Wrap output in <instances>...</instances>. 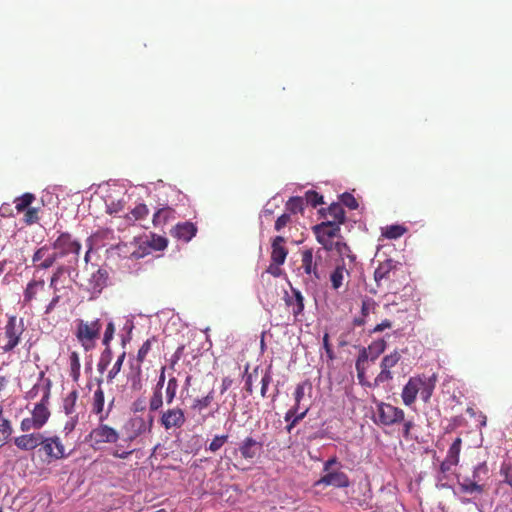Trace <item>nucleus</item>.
Wrapping results in <instances>:
<instances>
[{"instance_id":"6e6d98bb","label":"nucleus","mask_w":512,"mask_h":512,"mask_svg":"<svg viewBox=\"0 0 512 512\" xmlns=\"http://www.w3.org/2000/svg\"><path fill=\"white\" fill-rule=\"evenodd\" d=\"M39 220V216H38V209L36 208H27L25 210V214H24V222L27 224V225H31V224H34L36 223L37 221Z\"/></svg>"},{"instance_id":"f257e3e1","label":"nucleus","mask_w":512,"mask_h":512,"mask_svg":"<svg viewBox=\"0 0 512 512\" xmlns=\"http://www.w3.org/2000/svg\"><path fill=\"white\" fill-rule=\"evenodd\" d=\"M376 286L387 294L396 295L407 281V273L403 265L394 259H386L379 263L374 271Z\"/></svg>"},{"instance_id":"423d86ee","label":"nucleus","mask_w":512,"mask_h":512,"mask_svg":"<svg viewBox=\"0 0 512 512\" xmlns=\"http://www.w3.org/2000/svg\"><path fill=\"white\" fill-rule=\"evenodd\" d=\"M154 417L149 415L147 419L142 416H133L129 418L124 426V442H133L138 437L150 433L153 428Z\"/></svg>"},{"instance_id":"7c9ffc66","label":"nucleus","mask_w":512,"mask_h":512,"mask_svg":"<svg viewBox=\"0 0 512 512\" xmlns=\"http://www.w3.org/2000/svg\"><path fill=\"white\" fill-rule=\"evenodd\" d=\"M459 485L461 491L467 494L479 495L484 492V484H479L475 482V480H470V477H464Z\"/></svg>"},{"instance_id":"6e6552de","label":"nucleus","mask_w":512,"mask_h":512,"mask_svg":"<svg viewBox=\"0 0 512 512\" xmlns=\"http://www.w3.org/2000/svg\"><path fill=\"white\" fill-rule=\"evenodd\" d=\"M55 254L58 259L73 255L75 262H78L79 254L81 251V244L73 239L71 234L67 232L61 233L52 244Z\"/></svg>"},{"instance_id":"5fc2aeb1","label":"nucleus","mask_w":512,"mask_h":512,"mask_svg":"<svg viewBox=\"0 0 512 512\" xmlns=\"http://www.w3.org/2000/svg\"><path fill=\"white\" fill-rule=\"evenodd\" d=\"M168 241L165 237L153 235L150 245L154 250H163L167 247Z\"/></svg>"},{"instance_id":"49530a36","label":"nucleus","mask_w":512,"mask_h":512,"mask_svg":"<svg viewBox=\"0 0 512 512\" xmlns=\"http://www.w3.org/2000/svg\"><path fill=\"white\" fill-rule=\"evenodd\" d=\"M488 466L486 463H480L478 464L472 473V476L470 477V480H475V482L479 484H483L482 481L487 478L488 476Z\"/></svg>"},{"instance_id":"1a4fd4ad","label":"nucleus","mask_w":512,"mask_h":512,"mask_svg":"<svg viewBox=\"0 0 512 512\" xmlns=\"http://www.w3.org/2000/svg\"><path fill=\"white\" fill-rule=\"evenodd\" d=\"M39 452H43L48 462L64 459L69 454L65 452L64 444L60 437H45L42 435Z\"/></svg>"},{"instance_id":"4d7b16f0","label":"nucleus","mask_w":512,"mask_h":512,"mask_svg":"<svg viewBox=\"0 0 512 512\" xmlns=\"http://www.w3.org/2000/svg\"><path fill=\"white\" fill-rule=\"evenodd\" d=\"M131 214L135 220L144 219L149 214V209L145 204H139L131 211Z\"/></svg>"},{"instance_id":"cd10ccee","label":"nucleus","mask_w":512,"mask_h":512,"mask_svg":"<svg viewBox=\"0 0 512 512\" xmlns=\"http://www.w3.org/2000/svg\"><path fill=\"white\" fill-rule=\"evenodd\" d=\"M108 280V273L104 269H98L91 275L89 279L90 289L93 293H100L106 286Z\"/></svg>"},{"instance_id":"c9c22d12","label":"nucleus","mask_w":512,"mask_h":512,"mask_svg":"<svg viewBox=\"0 0 512 512\" xmlns=\"http://www.w3.org/2000/svg\"><path fill=\"white\" fill-rule=\"evenodd\" d=\"M304 198L302 197H291L285 204L286 211L292 215L297 213H303L304 211Z\"/></svg>"},{"instance_id":"393cba45","label":"nucleus","mask_w":512,"mask_h":512,"mask_svg":"<svg viewBox=\"0 0 512 512\" xmlns=\"http://www.w3.org/2000/svg\"><path fill=\"white\" fill-rule=\"evenodd\" d=\"M51 386L52 382L49 378L45 377L44 372H40L39 374V381L33 385V387L26 392L25 399L26 400H33L35 399L39 394H41V397L44 395V391L46 388L49 392V397L51 396Z\"/></svg>"},{"instance_id":"f03ea898","label":"nucleus","mask_w":512,"mask_h":512,"mask_svg":"<svg viewBox=\"0 0 512 512\" xmlns=\"http://www.w3.org/2000/svg\"><path fill=\"white\" fill-rule=\"evenodd\" d=\"M50 416L51 412L49 410V392L46 388L43 397H41V400L36 403L31 410V416L23 418L20 422V429L22 432L40 430L48 422Z\"/></svg>"},{"instance_id":"c03bdc74","label":"nucleus","mask_w":512,"mask_h":512,"mask_svg":"<svg viewBox=\"0 0 512 512\" xmlns=\"http://www.w3.org/2000/svg\"><path fill=\"white\" fill-rule=\"evenodd\" d=\"M35 200V196L31 193H25L22 196L15 199V208L17 212H24L32 202Z\"/></svg>"},{"instance_id":"c756f323","label":"nucleus","mask_w":512,"mask_h":512,"mask_svg":"<svg viewBox=\"0 0 512 512\" xmlns=\"http://www.w3.org/2000/svg\"><path fill=\"white\" fill-rule=\"evenodd\" d=\"M310 410V406L303 407V413H298L297 411L288 410L285 413L284 420L288 422V425L286 426L287 432H291L292 429L300 422L302 421L307 413Z\"/></svg>"},{"instance_id":"a211bd4d","label":"nucleus","mask_w":512,"mask_h":512,"mask_svg":"<svg viewBox=\"0 0 512 512\" xmlns=\"http://www.w3.org/2000/svg\"><path fill=\"white\" fill-rule=\"evenodd\" d=\"M301 268L311 280H320L321 275L318 271V263L314 261L313 250L305 249L301 253Z\"/></svg>"},{"instance_id":"9d476101","label":"nucleus","mask_w":512,"mask_h":512,"mask_svg":"<svg viewBox=\"0 0 512 512\" xmlns=\"http://www.w3.org/2000/svg\"><path fill=\"white\" fill-rule=\"evenodd\" d=\"M402 356L398 350L385 355L380 362V372L375 377L373 387H378L393 379L392 369L399 363Z\"/></svg>"},{"instance_id":"7ed1b4c3","label":"nucleus","mask_w":512,"mask_h":512,"mask_svg":"<svg viewBox=\"0 0 512 512\" xmlns=\"http://www.w3.org/2000/svg\"><path fill=\"white\" fill-rule=\"evenodd\" d=\"M23 332L22 319L17 321L16 316L9 317L0 333V354L12 352L21 342Z\"/></svg>"},{"instance_id":"13d9d810","label":"nucleus","mask_w":512,"mask_h":512,"mask_svg":"<svg viewBox=\"0 0 512 512\" xmlns=\"http://www.w3.org/2000/svg\"><path fill=\"white\" fill-rule=\"evenodd\" d=\"M290 222H291V215L288 212H285L277 218V220L275 221L274 228L276 231H281Z\"/></svg>"},{"instance_id":"2eb2a0df","label":"nucleus","mask_w":512,"mask_h":512,"mask_svg":"<svg viewBox=\"0 0 512 512\" xmlns=\"http://www.w3.org/2000/svg\"><path fill=\"white\" fill-rule=\"evenodd\" d=\"M283 300L286 306L291 309L294 321H300V316L303 315L304 311V297L302 293L296 288H291L290 293L285 292Z\"/></svg>"},{"instance_id":"412c9836","label":"nucleus","mask_w":512,"mask_h":512,"mask_svg":"<svg viewBox=\"0 0 512 512\" xmlns=\"http://www.w3.org/2000/svg\"><path fill=\"white\" fill-rule=\"evenodd\" d=\"M42 435L41 433L23 434L14 438V444L23 451L34 450L40 446Z\"/></svg>"},{"instance_id":"dca6fc26","label":"nucleus","mask_w":512,"mask_h":512,"mask_svg":"<svg viewBox=\"0 0 512 512\" xmlns=\"http://www.w3.org/2000/svg\"><path fill=\"white\" fill-rule=\"evenodd\" d=\"M461 447V437L455 438L447 451V455L444 461L440 464V470L442 473L449 472L453 466L458 465L460 460Z\"/></svg>"},{"instance_id":"c85d7f7f","label":"nucleus","mask_w":512,"mask_h":512,"mask_svg":"<svg viewBox=\"0 0 512 512\" xmlns=\"http://www.w3.org/2000/svg\"><path fill=\"white\" fill-rule=\"evenodd\" d=\"M324 211L332 218L331 221L337 223L339 226L346 220L345 210L340 203H332L326 210H320L321 213H324Z\"/></svg>"},{"instance_id":"b1692460","label":"nucleus","mask_w":512,"mask_h":512,"mask_svg":"<svg viewBox=\"0 0 512 512\" xmlns=\"http://www.w3.org/2000/svg\"><path fill=\"white\" fill-rule=\"evenodd\" d=\"M263 444L253 437H246L239 446V451L244 459H253L261 451Z\"/></svg>"},{"instance_id":"a878e982","label":"nucleus","mask_w":512,"mask_h":512,"mask_svg":"<svg viewBox=\"0 0 512 512\" xmlns=\"http://www.w3.org/2000/svg\"><path fill=\"white\" fill-rule=\"evenodd\" d=\"M101 383L102 380H98V388L95 390L93 395L92 412L99 415V420L102 422L107 418L108 414L103 415L105 397L104 391L101 388Z\"/></svg>"},{"instance_id":"052dcab7","label":"nucleus","mask_w":512,"mask_h":512,"mask_svg":"<svg viewBox=\"0 0 512 512\" xmlns=\"http://www.w3.org/2000/svg\"><path fill=\"white\" fill-rule=\"evenodd\" d=\"M376 306V303L373 299H364L362 301V305H361V314L363 317H366L369 315L370 313V310L371 309H374Z\"/></svg>"},{"instance_id":"de8ad7c7","label":"nucleus","mask_w":512,"mask_h":512,"mask_svg":"<svg viewBox=\"0 0 512 512\" xmlns=\"http://www.w3.org/2000/svg\"><path fill=\"white\" fill-rule=\"evenodd\" d=\"M112 356H113V353H112V350L110 348V345L105 346V349L101 353L100 359H99V362H98V365H97L99 372H103V371H105L107 369V367L111 363Z\"/></svg>"},{"instance_id":"ea45409f","label":"nucleus","mask_w":512,"mask_h":512,"mask_svg":"<svg viewBox=\"0 0 512 512\" xmlns=\"http://www.w3.org/2000/svg\"><path fill=\"white\" fill-rule=\"evenodd\" d=\"M13 433L12 423L8 418L0 417V442L7 443Z\"/></svg>"},{"instance_id":"58836bf2","label":"nucleus","mask_w":512,"mask_h":512,"mask_svg":"<svg viewBox=\"0 0 512 512\" xmlns=\"http://www.w3.org/2000/svg\"><path fill=\"white\" fill-rule=\"evenodd\" d=\"M307 385H309L307 381L297 384L295 391H294L295 404L289 410L298 412V410H300L302 408V404H304L302 401L305 396V387Z\"/></svg>"},{"instance_id":"603ef678","label":"nucleus","mask_w":512,"mask_h":512,"mask_svg":"<svg viewBox=\"0 0 512 512\" xmlns=\"http://www.w3.org/2000/svg\"><path fill=\"white\" fill-rule=\"evenodd\" d=\"M227 439V435L215 436L210 442L208 449L211 452H217L227 442Z\"/></svg>"},{"instance_id":"338daca9","label":"nucleus","mask_w":512,"mask_h":512,"mask_svg":"<svg viewBox=\"0 0 512 512\" xmlns=\"http://www.w3.org/2000/svg\"><path fill=\"white\" fill-rule=\"evenodd\" d=\"M392 327V322L388 319L383 320L381 323L377 324L370 333H379L384 331L385 329H389Z\"/></svg>"},{"instance_id":"a19ab883","label":"nucleus","mask_w":512,"mask_h":512,"mask_svg":"<svg viewBox=\"0 0 512 512\" xmlns=\"http://www.w3.org/2000/svg\"><path fill=\"white\" fill-rule=\"evenodd\" d=\"M69 361H70V376L73 379V381L77 382L80 378V369H81L79 354L77 352L73 351L70 354Z\"/></svg>"},{"instance_id":"f704fd0d","label":"nucleus","mask_w":512,"mask_h":512,"mask_svg":"<svg viewBox=\"0 0 512 512\" xmlns=\"http://www.w3.org/2000/svg\"><path fill=\"white\" fill-rule=\"evenodd\" d=\"M406 232L407 228L405 226L394 224L386 226L382 231V235L387 239H398L401 236H403Z\"/></svg>"},{"instance_id":"ddd939ff","label":"nucleus","mask_w":512,"mask_h":512,"mask_svg":"<svg viewBox=\"0 0 512 512\" xmlns=\"http://www.w3.org/2000/svg\"><path fill=\"white\" fill-rule=\"evenodd\" d=\"M379 421L385 426H391L404 421V411L388 403L377 406Z\"/></svg>"},{"instance_id":"e2e57ef3","label":"nucleus","mask_w":512,"mask_h":512,"mask_svg":"<svg viewBox=\"0 0 512 512\" xmlns=\"http://www.w3.org/2000/svg\"><path fill=\"white\" fill-rule=\"evenodd\" d=\"M368 359H370V354L367 353L366 348H362L357 357L355 367H357L358 364H359V367H365V363L368 361Z\"/></svg>"},{"instance_id":"680f3d73","label":"nucleus","mask_w":512,"mask_h":512,"mask_svg":"<svg viewBox=\"0 0 512 512\" xmlns=\"http://www.w3.org/2000/svg\"><path fill=\"white\" fill-rule=\"evenodd\" d=\"M433 393V386L424 381V385L420 389L421 398L424 402H428Z\"/></svg>"},{"instance_id":"3c124183","label":"nucleus","mask_w":512,"mask_h":512,"mask_svg":"<svg viewBox=\"0 0 512 512\" xmlns=\"http://www.w3.org/2000/svg\"><path fill=\"white\" fill-rule=\"evenodd\" d=\"M340 200H341V205H344L351 210L358 208V202H357L356 198L348 192L343 193L340 197Z\"/></svg>"},{"instance_id":"4c0bfd02","label":"nucleus","mask_w":512,"mask_h":512,"mask_svg":"<svg viewBox=\"0 0 512 512\" xmlns=\"http://www.w3.org/2000/svg\"><path fill=\"white\" fill-rule=\"evenodd\" d=\"M78 399V392L76 390L71 391L63 401V409L68 416L77 415L75 413L76 401Z\"/></svg>"},{"instance_id":"79ce46f5","label":"nucleus","mask_w":512,"mask_h":512,"mask_svg":"<svg viewBox=\"0 0 512 512\" xmlns=\"http://www.w3.org/2000/svg\"><path fill=\"white\" fill-rule=\"evenodd\" d=\"M163 406L162 389L153 388L151 397L149 398V410L151 412L158 411Z\"/></svg>"},{"instance_id":"bb28decb","label":"nucleus","mask_w":512,"mask_h":512,"mask_svg":"<svg viewBox=\"0 0 512 512\" xmlns=\"http://www.w3.org/2000/svg\"><path fill=\"white\" fill-rule=\"evenodd\" d=\"M187 396L191 398L190 409L192 411L201 412L202 410L208 408L211 405L212 401L214 400V390L209 389L206 395L202 397L197 396L192 398V395H190L189 393H187Z\"/></svg>"},{"instance_id":"20e7f679","label":"nucleus","mask_w":512,"mask_h":512,"mask_svg":"<svg viewBox=\"0 0 512 512\" xmlns=\"http://www.w3.org/2000/svg\"><path fill=\"white\" fill-rule=\"evenodd\" d=\"M120 438L119 432L108 424L99 423L87 436L90 446L100 450L105 444H116Z\"/></svg>"},{"instance_id":"72a5a7b5","label":"nucleus","mask_w":512,"mask_h":512,"mask_svg":"<svg viewBox=\"0 0 512 512\" xmlns=\"http://www.w3.org/2000/svg\"><path fill=\"white\" fill-rule=\"evenodd\" d=\"M387 343L384 339H377L373 341L366 349L370 354V360H376L386 350Z\"/></svg>"},{"instance_id":"0eeeda50","label":"nucleus","mask_w":512,"mask_h":512,"mask_svg":"<svg viewBox=\"0 0 512 512\" xmlns=\"http://www.w3.org/2000/svg\"><path fill=\"white\" fill-rule=\"evenodd\" d=\"M316 240L327 251L333 250L334 238H341V228L337 223L332 221H323L312 227Z\"/></svg>"},{"instance_id":"f3484780","label":"nucleus","mask_w":512,"mask_h":512,"mask_svg":"<svg viewBox=\"0 0 512 512\" xmlns=\"http://www.w3.org/2000/svg\"><path fill=\"white\" fill-rule=\"evenodd\" d=\"M424 385V380L420 377H411L402 390V400L406 406L412 405Z\"/></svg>"},{"instance_id":"a18cd8bd","label":"nucleus","mask_w":512,"mask_h":512,"mask_svg":"<svg viewBox=\"0 0 512 512\" xmlns=\"http://www.w3.org/2000/svg\"><path fill=\"white\" fill-rule=\"evenodd\" d=\"M499 475L501 477L500 483L506 484L512 488V462L502 463Z\"/></svg>"},{"instance_id":"e433bc0d","label":"nucleus","mask_w":512,"mask_h":512,"mask_svg":"<svg viewBox=\"0 0 512 512\" xmlns=\"http://www.w3.org/2000/svg\"><path fill=\"white\" fill-rule=\"evenodd\" d=\"M174 215V210L170 207H164L159 209L153 215V224L155 226H160L165 224L171 217Z\"/></svg>"},{"instance_id":"473e14b6","label":"nucleus","mask_w":512,"mask_h":512,"mask_svg":"<svg viewBox=\"0 0 512 512\" xmlns=\"http://www.w3.org/2000/svg\"><path fill=\"white\" fill-rule=\"evenodd\" d=\"M130 443L131 442H124V440H123L122 443L116 444L110 450V454L113 457L119 458V459H127V458H129L135 452V449H132L130 447Z\"/></svg>"},{"instance_id":"09e8293b","label":"nucleus","mask_w":512,"mask_h":512,"mask_svg":"<svg viewBox=\"0 0 512 512\" xmlns=\"http://www.w3.org/2000/svg\"><path fill=\"white\" fill-rule=\"evenodd\" d=\"M125 357H126V352H122L118 356L116 362L114 363V365L112 366L111 370L107 374V381L108 382H112L115 379V377L118 375V373L121 371V368H122L123 362L125 360Z\"/></svg>"},{"instance_id":"39448f33","label":"nucleus","mask_w":512,"mask_h":512,"mask_svg":"<svg viewBox=\"0 0 512 512\" xmlns=\"http://www.w3.org/2000/svg\"><path fill=\"white\" fill-rule=\"evenodd\" d=\"M101 328L102 325L99 319L91 322L78 320L76 337L86 351L94 348L95 341L99 338Z\"/></svg>"},{"instance_id":"37998d69","label":"nucleus","mask_w":512,"mask_h":512,"mask_svg":"<svg viewBox=\"0 0 512 512\" xmlns=\"http://www.w3.org/2000/svg\"><path fill=\"white\" fill-rule=\"evenodd\" d=\"M178 391V380L175 377H171L166 385L165 399L167 404H172Z\"/></svg>"},{"instance_id":"774afa93","label":"nucleus","mask_w":512,"mask_h":512,"mask_svg":"<svg viewBox=\"0 0 512 512\" xmlns=\"http://www.w3.org/2000/svg\"><path fill=\"white\" fill-rule=\"evenodd\" d=\"M60 298H61L60 295L55 293V295L53 296V298L51 299L49 304L46 306L44 313L50 314L54 310V308L57 306V304L59 303Z\"/></svg>"},{"instance_id":"69168bd1","label":"nucleus","mask_w":512,"mask_h":512,"mask_svg":"<svg viewBox=\"0 0 512 512\" xmlns=\"http://www.w3.org/2000/svg\"><path fill=\"white\" fill-rule=\"evenodd\" d=\"M77 422H78V415L70 416L69 420L64 425V432L66 434L71 433L75 429Z\"/></svg>"},{"instance_id":"f8f14e48","label":"nucleus","mask_w":512,"mask_h":512,"mask_svg":"<svg viewBox=\"0 0 512 512\" xmlns=\"http://www.w3.org/2000/svg\"><path fill=\"white\" fill-rule=\"evenodd\" d=\"M159 422L166 431L179 429L186 422L184 410L180 407H173L162 411Z\"/></svg>"},{"instance_id":"aec40b11","label":"nucleus","mask_w":512,"mask_h":512,"mask_svg":"<svg viewBox=\"0 0 512 512\" xmlns=\"http://www.w3.org/2000/svg\"><path fill=\"white\" fill-rule=\"evenodd\" d=\"M317 484L334 487H346L349 485V479L348 476L342 471H327L326 474L318 480Z\"/></svg>"},{"instance_id":"4468645a","label":"nucleus","mask_w":512,"mask_h":512,"mask_svg":"<svg viewBox=\"0 0 512 512\" xmlns=\"http://www.w3.org/2000/svg\"><path fill=\"white\" fill-rule=\"evenodd\" d=\"M58 257L55 252H50L47 245L38 248L32 256V264L36 272L39 270L49 269L57 261Z\"/></svg>"},{"instance_id":"2f4dec72","label":"nucleus","mask_w":512,"mask_h":512,"mask_svg":"<svg viewBox=\"0 0 512 512\" xmlns=\"http://www.w3.org/2000/svg\"><path fill=\"white\" fill-rule=\"evenodd\" d=\"M349 276L348 270L344 265H338L330 275V281L333 289L337 290L343 285L345 278Z\"/></svg>"},{"instance_id":"864d4df0","label":"nucleus","mask_w":512,"mask_h":512,"mask_svg":"<svg viewBox=\"0 0 512 512\" xmlns=\"http://www.w3.org/2000/svg\"><path fill=\"white\" fill-rule=\"evenodd\" d=\"M64 272H65V267L58 266L50 278L49 287L52 288L55 292L58 291L57 282L59 281L60 277L64 274Z\"/></svg>"},{"instance_id":"0e129e2a","label":"nucleus","mask_w":512,"mask_h":512,"mask_svg":"<svg viewBox=\"0 0 512 512\" xmlns=\"http://www.w3.org/2000/svg\"><path fill=\"white\" fill-rule=\"evenodd\" d=\"M257 370H255L253 373H250L247 375L245 380V389L249 394H252L253 392V383L255 380H257Z\"/></svg>"},{"instance_id":"bf43d9fd","label":"nucleus","mask_w":512,"mask_h":512,"mask_svg":"<svg viewBox=\"0 0 512 512\" xmlns=\"http://www.w3.org/2000/svg\"><path fill=\"white\" fill-rule=\"evenodd\" d=\"M114 333H115V326H114V323L112 321H110L107 324L105 332H104V337H103V341H102L103 345H105V346L110 345V342L114 337Z\"/></svg>"},{"instance_id":"8fccbe9b","label":"nucleus","mask_w":512,"mask_h":512,"mask_svg":"<svg viewBox=\"0 0 512 512\" xmlns=\"http://www.w3.org/2000/svg\"><path fill=\"white\" fill-rule=\"evenodd\" d=\"M304 201L312 207H317L323 203V196L316 191L309 190L305 193Z\"/></svg>"},{"instance_id":"5701e85b","label":"nucleus","mask_w":512,"mask_h":512,"mask_svg":"<svg viewBox=\"0 0 512 512\" xmlns=\"http://www.w3.org/2000/svg\"><path fill=\"white\" fill-rule=\"evenodd\" d=\"M197 233V227L194 223L186 221L178 223L172 230L171 234L173 237L189 242Z\"/></svg>"},{"instance_id":"9b49d317","label":"nucleus","mask_w":512,"mask_h":512,"mask_svg":"<svg viewBox=\"0 0 512 512\" xmlns=\"http://www.w3.org/2000/svg\"><path fill=\"white\" fill-rule=\"evenodd\" d=\"M153 341H155V338L147 339L137 352L136 364L130 362L131 374L128 379L131 381L133 389H139L141 387V365L150 352Z\"/></svg>"},{"instance_id":"6ab92c4d","label":"nucleus","mask_w":512,"mask_h":512,"mask_svg":"<svg viewBox=\"0 0 512 512\" xmlns=\"http://www.w3.org/2000/svg\"><path fill=\"white\" fill-rule=\"evenodd\" d=\"M284 243H285V238L283 236H276L272 240L271 261L276 266H280V265L284 264V262L286 260L288 250L284 246Z\"/></svg>"},{"instance_id":"4be33fe9","label":"nucleus","mask_w":512,"mask_h":512,"mask_svg":"<svg viewBox=\"0 0 512 512\" xmlns=\"http://www.w3.org/2000/svg\"><path fill=\"white\" fill-rule=\"evenodd\" d=\"M45 290V281L43 279L32 278L23 292V302L30 304L38 299V295Z\"/></svg>"}]
</instances>
